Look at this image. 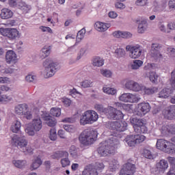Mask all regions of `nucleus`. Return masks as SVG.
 <instances>
[{
  "instance_id": "f257e3e1",
  "label": "nucleus",
  "mask_w": 175,
  "mask_h": 175,
  "mask_svg": "<svg viewBox=\"0 0 175 175\" xmlns=\"http://www.w3.org/2000/svg\"><path fill=\"white\" fill-rule=\"evenodd\" d=\"M118 144H120V141L117 137L113 136L109 139L102 142L97 151L101 157H107L109 154L116 152Z\"/></svg>"
},
{
  "instance_id": "f03ea898",
  "label": "nucleus",
  "mask_w": 175,
  "mask_h": 175,
  "mask_svg": "<svg viewBox=\"0 0 175 175\" xmlns=\"http://www.w3.org/2000/svg\"><path fill=\"white\" fill-rule=\"evenodd\" d=\"M98 137V133L92 129H85L79 137V143L83 146H91Z\"/></svg>"
},
{
  "instance_id": "7ed1b4c3",
  "label": "nucleus",
  "mask_w": 175,
  "mask_h": 175,
  "mask_svg": "<svg viewBox=\"0 0 175 175\" xmlns=\"http://www.w3.org/2000/svg\"><path fill=\"white\" fill-rule=\"evenodd\" d=\"M157 148L163 151L166 154L175 155V144L163 139H157L156 144Z\"/></svg>"
},
{
  "instance_id": "20e7f679",
  "label": "nucleus",
  "mask_w": 175,
  "mask_h": 175,
  "mask_svg": "<svg viewBox=\"0 0 175 175\" xmlns=\"http://www.w3.org/2000/svg\"><path fill=\"white\" fill-rule=\"evenodd\" d=\"M99 116L98 113L94 110L85 111L81 116L80 119L81 125H87L88 124H94L98 121Z\"/></svg>"
},
{
  "instance_id": "39448f33",
  "label": "nucleus",
  "mask_w": 175,
  "mask_h": 175,
  "mask_svg": "<svg viewBox=\"0 0 175 175\" xmlns=\"http://www.w3.org/2000/svg\"><path fill=\"white\" fill-rule=\"evenodd\" d=\"M131 124L133 125L136 133H147L148 131L147 126H146V121L143 119L132 118L131 119Z\"/></svg>"
},
{
  "instance_id": "423d86ee",
  "label": "nucleus",
  "mask_w": 175,
  "mask_h": 175,
  "mask_svg": "<svg viewBox=\"0 0 175 175\" xmlns=\"http://www.w3.org/2000/svg\"><path fill=\"white\" fill-rule=\"evenodd\" d=\"M43 65L45 68L46 79H49V77H53V76L55 75L57 70L59 68L58 65L53 62L51 59H46L44 62Z\"/></svg>"
},
{
  "instance_id": "0eeeda50",
  "label": "nucleus",
  "mask_w": 175,
  "mask_h": 175,
  "mask_svg": "<svg viewBox=\"0 0 175 175\" xmlns=\"http://www.w3.org/2000/svg\"><path fill=\"white\" fill-rule=\"evenodd\" d=\"M14 110L18 116H23L27 120H32V112L29 111L28 105L25 103L19 104L15 107Z\"/></svg>"
},
{
  "instance_id": "6e6552de",
  "label": "nucleus",
  "mask_w": 175,
  "mask_h": 175,
  "mask_svg": "<svg viewBox=\"0 0 175 175\" xmlns=\"http://www.w3.org/2000/svg\"><path fill=\"white\" fill-rule=\"evenodd\" d=\"M144 140H146V136L137 134L127 135L124 142L126 143L129 147H135L136 144H140Z\"/></svg>"
},
{
  "instance_id": "1a4fd4ad",
  "label": "nucleus",
  "mask_w": 175,
  "mask_h": 175,
  "mask_svg": "<svg viewBox=\"0 0 175 175\" xmlns=\"http://www.w3.org/2000/svg\"><path fill=\"white\" fill-rule=\"evenodd\" d=\"M43 128L42 120L40 118H35L32 120L31 126H27L25 131L29 135V136H33L35 132H39Z\"/></svg>"
},
{
  "instance_id": "9d476101",
  "label": "nucleus",
  "mask_w": 175,
  "mask_h": 175,
  "mask_svg": "<svg viewBox=\"0 0 175 175\" xmlns=\"http://www.w3.org/2000/svg\"><path fill=\"white\" fill-rule=\"evenodd\" d=\"M170 83L172 89H163L159 94V98L166 99V98H169V96L173 94V90H175V69L171 72V79L170 80Z\"/></svg>"
},
{
  "instance_id": "9b49d317",
  "label": "nucleus",
  "mask_w": 175,
  "mask_h": 175,
  "mask_svg": "<svg viewBox=\"0 0 175 175\" xmlns=\"http://www.w3.org/2000/svg\"><path fill=\"white\" fill-rule=\"evenodd\" d=\"M0 33L5 38H8L10 40H15L17 38H20V31L15 28H0Z\"/></svg>"
},
{
  "instance_id": "f8f14e48",
  "label": "nucleus",
  "mask_w": 175,
  "mask_h": 175,
  "mask_svg": "<svg viewBox=\"0 0 175 175\" xmlns=\"http://www.w3.org/2000/svg\"><path fill=\"white\" fill-rule=\"evenodd\" d=\"M12 143L18 148H25L28 146V141L23 135H14L12 138Z\"/></svg>"
},
{
  "instance_id": "ddd939ff",
  "label": "nucleus",
  "mask_w": 175,
  "mask_h": 175,
  "mask_svg": "<svg viewBox=\"0 0 175 175\" xmlns=\"http://www.w3.org/2000/svg\"><path fill=\"white\" fill-rule=\"evenodd\" d=\"M126 51H130L129 57L133 59H136L140 57L142 55V50L140 49V45L131 46L127 45L126 46Z\"/></svg>"
},
{
  "instance_id": "4468645a",
  "label": "nucleus",
  "mask_w": 175,
  "mask_h": 175,
  "mask_svg": "<svg viewBox=\"0 0 175 175\" xmlns=\"http://www.w3.org/2000/svg\"><path fill=\"white\" fill-rule=\"evenodd\" d=\"M136 173V165L132 163H126L120 170L119 175H135Z\"/></svg>"
},
{
  "instance_id": "2eb2a0df",
  "label": "nucleus",
  "mask_w": 175,
  "mask_h": 175,
  "mask_svg": "<svg viewBox=\"0 0 175 175\" xmlns=\"http://www.w3.org/2000/svg\"><path fill=\"white\" fill-rule=\"evenodd\" d=\"M107 116L110 120H122L124 118V113L121 111L110 107Z\"/></svg>"
},
{
  "instance_id": "dca6fc26",
  "label": "nucleus",
  "mask_w": 175,
  "mask_h": 175,
  "mask_svg": "<svg viewBox=\"0 0 175 175\" xmlns=\"http://www.w3.org/2000/svg\"><path fill=\"white\" fill-rule=\"evenodd\" d=\"M119 100L122 102H129L130 103H137L140 100V98L137 96L130 94L124 93L119 97Z\"/></svg>"
},
{
  "instance_id": "f3484780",
  "label": "nucleus",
  "mask_w": 175,
  "mask_h": 175,
  "mask_svg": "<svg viewBox=\"0 0 175 175\" xmlns=\"http://www.w3.org/2000/svg\"><path fill=\"white\" fill-rule=\"evenodd\" d=\"M128 124L121 120L113 122L111 123V131H116V132H124L126 131Z\"/></svg>"
},
{
  "instance_id": "a211bd4d",
  "label": "nucleus",
  "mask_w": 175,
  "mask_h": 175,
  "mask_svg": "<svg viewBox=\"0 0 175 175\" xmlns=\"http://www.w3.org/2000/svg\"><path fill=\"white\" fill-rule=\"evenodd\" d=\"M151 105L148 103H141L137 106V111L138 116H146L147 113H150Z\"/></svg>"
},
{
  "instance_id": "6ab92c4d",
  "label": "nucleus",
  "mask_w": 175,
  "mask_h": 175,
  "mask_svg": "<svg viewBox=\"0 0 175 175\" xmlns=\"http://www.w3.org/2000/svg\"><path fill=\"white\" fill-rule=\"evenodd\" d=\"M125 88L127 90H130L131 91H134L135 92H139V91H143L144 86L142 84L137 83L134 81H128L125 83Z\"/></svg>"
},
{
  "instance_id": "aec40b11",
  "label": "nucleus",
  "mask_w": 175,
  "mask_h": 175,
  "mask_svg": "<svg viewBox=\"0 0 175 175\" xmlns=\"http://www.w3.org/2000/svg\"><path fill=\"white\" fill-rule=\"evenodd\" d=\"M163 116L166 120H175V105H172L164 109Z\"/></svg>"
},
{
  "instance_id": "412c9836",
  "label": "nucleus",
  "mask_w": 175,
  "mask_h": 175,
  "mask_svg": "<svg viewBox=\"0 0 175 175\" xmlns=\"http://www.w3.org/2000/svg\"><path fill=\"white\" fill-rule=\"evenodd\" d=\"M161 49L162 46L158 43L152 44V57L156 59H161L163 58L162 54H161Z\"/></svg>"
},
{
  "instance_id": "4be33fe9",
  "label": "nucleus",
  "mask_w": 175,
  "mask_h": 175,
  "mask_svg": "<svg viewBox=\"0 0 175 175\" xmlns=\"http://www.w3.org/2000/svg\"><path fill=\"white\" fill-rule=\"evenodd\" d=\"M161 132L164 136L169 134L175 135V125L163 126Z\"/></svg>"
},
{
  "instance_id": "5701e85b",
  "label": "nucleus",
  "mask_w": 175,
  "mask_h": 175,
  "mask_svg": "<svg viewBox=\"0 0 175 175\" xmlns=\"http://www.w3.org/2000/svg\"><path fill=\"white\" fill-rule=\"evenodd\" d=\"M0 17L1 20H8L13 17V11L9 8H3L1 10Z\"/></svg>"
},
{
  "instance_id": "b1692460",
  "label": "nucleus",
  "mask_w": 175,
  "mask_h": 175,
  "mask_svg": "<svg viewBox=\"0 0 175 175\" xmlns=\"http://www.w3.org/2000/svg\"><path fill=\"white\" fill-rule=\"evenodd\" d=\"M95 29L98 32H105L111 27L110 23H103L102 22H96L95 23Z\"/></svg>"
},
{
  "instance_id": "393cba45",
  "label": "nucleus",
  "mask_w": 175,
  "mask_h": 175,
  "mask_svg": "<svg viewBox=\"0 0 175 175\" xmlns=\"http://www.w3.org/2000/svg\"><path fill=\"white\" fill-rule=\"evenodd\" d=\"M5 59L8 64L11 62H16L17 61V55L13 51H8L5 55Z\"/></svg>"
},
{
  "instance_id": "a878e982",
  "label": "nucleus",
  "mask_w": 175,
  "mask_h": 175,
  "mask_svg": "<svg viewBox=\"0 0 175 175\" xmlns=\"http://www.w3.org/2000/svg\"><path fill=\"white\" fill-rule=\"evenodd\" d=\"M120 168V163L118 160L112 159L109 161V172H114Z\"/></svg>"
},
{
  "instance_id": "bb28decb",
  "label": "nucleus",
  "mask_w": 175,
  "mask_h": 175,
  "mask_svg": "<svg viewBox=\"0 0 175 175\" xmlns=\"http://www.w3.org/2000/svg\"><path fill=\"white\" fill-rule=\"evenodd\" d=\"M156 167L159 172H165V170L169 167V163H167V161L161 159L159 162L157 163Z\"/></svg>"
},
{
  "instance_id": "cd10ccee",
  "label": "nucleus",
  "mask_w": 175,
  "mask_h": 175,
  "mask_svg": "<svg viewBox=\"0 0 175 175\" xmlns=\"http://www.w3.org/2000/svg\"><path fill=\"white\" fill-rule=\"evenodd\" d=\"M98 171L94 165H89L82 172V175H98Z\"/></svg>"
},
{
  "instance_id": "c85d7f7f",
  "label": "nucleus",
  "mask_w": 175,
  "mask_h": 175,
  "mask_svg": "<svg viewBox=\"0 0 175 175\" xmlns=\"http://www.w3.org/2000/svg\"><path fill=\"white\" fill-rule=\"evenodd\" d=\"M142 155L144 158H146V159H155V158H157L155 154H152V152L147 148H144L142 150Z\"/></svg>"
},
{
  "instance_id": "c756f323",
  "label": "nucleus",
  "mask_w": 175,
  "mask_h": 175,
  "mask_svg": "<svg viewBox=\"0 0 175 175\" xmlns=\"http://www.w3.org/2000/svg\"><path fill=\"white\" fill-rule=\"evenodd\" d=\"M21 129V122L18 120H15L12 123L10 130L13 133H18Z\"/></svg>"
},
{
  "instance_id": "7c9ffc66",
  "label": "nucleus",
  "mask_w": 175,
  "mask_h": 175,
  "mask_svg": "<svg viewBox=\"0 0 175 175\" xmlns=\"http://www.w3.org/2000/svg\"><path fill=\"white\" fill-rule=\"evenodd\" d=\"M43 120L44 121L46 122L48 126L53 127L55 126V125H57V120H55V118L50 116H44Z\"/></svg>"
},
{
  "instance_id": "2f4dec72",
  "label": "nucleus",
  "mask_w": 175,
  "mask_h": 175,
  "mask_svg": "<svg viewBox=\"0 0 175 175\" xmlns=\"http://www.w3.org/2000/svg\"><path fill=\"white\" fill-rule=\"evenodd\" d=\"M18 8L20 10H22L23 13L27 14L31 10V5L25 3V2H20L18 4Z\"/></svg>"
},
{
  "instance_id": "473e14b6",
  "label": "nucleus",
  "mask_w": 175,
  "mask_h": 175,
  "mask_svg": "<svg viewBox=\"0 0 175 175\" xmlns=\"http://www.w3.org/2000/svg\"><path fill=\"white\" fill-rule=\"evenodd\" d=\"M145 77H149L152 83H157L158 81V75L154 72H149L145 73Z\"/></svg>"
},
{
  "instance_id": "72a5a7b5",
  "label": "nucleus",
  "mask_w": 175,
  "mask_h": 175,
  "mask_svg": "<svg viewBox=\"0 0 175 175\" xmlns=\"http://www.w3.org/2000/svg\"><path fill=\"white\" fill-rule=\"evenodd\" d=\"M92 65L94 66H103L105 65V60L100 57H95L92 60Z\"/></svg>"
},
{
  "instance_id": "f704fd0d",
  "label": "nucleus",
  "mask_w": 175,
  "mask_h": 175,
  "mask_svg": "<svg viewBox=\"0 0 175 175\" xmlns=\"http://www.w3.org/2000/svg\"><path fill=\"white\" fill-rule=\"evenodd\" d=\"M94 109L96 110L98 113H103L104 114H106L107 116L109 113V108H105L103 107V105L100 104H96L94 105Z\"/></svg>"
},
{
  "instance_id": "c9c22d12",
  "label": "nucleus",
  "mask_w": 175,
  "mask_h": 175,
  "mask_svg": "<svg viewBox=\"0 0 175 175\" xmlns=\"http://www.w3.org/2000/svg\"><path fill=\"white\" fill-rule=\"evenodd\" d=\"M142 91H144L146 95H152V94H155V92H158V88H147L145 86H144V89H142Z\"/></svg>"
},
{
  "instance_id": "e433bc0d",
  "label": "nucleus",
  "mask_w": 175,
  "mask_h": 175,
  "mask_svg": "<svg viewBox=\"0 0 175 175\" xmlns=\"http://www.w3.org/2000/svg\"><path fill=\"white\" fill-rule=\"evenodd\" d=\"M103 91L108 95H116V94H117V90L116 89L107 86L103 88Z\"/></svg>"
},
{
  "instance_id": "4c0bfd02",
  "label": "nucleus",
  "mask_w": 175,
  "mask_h": 175,
  "mask_svg": "<svg viewBox=\"0 0 175 175\" xmlns=\"http://www.w3.org/2000/svg\"><path fill=\"white\" fill-rule=\"evenodd\" d=\"M43 163V161H42V159L40 157H37L33 161L31 165L32 170H35L38 169Z\"/></svg>"
},
{
  "instance_id": "58836bf2",
  "label": "nucleus",
  "mask_w": 175,
  "mask_h": 175,
  "mask_svg": "<svg viewBox=\"0 0 175 175\" xmlns=\"http://www.w3.org/2000/svg\"><path fill=\"white\" fill-rule=\"evenodd\" d=\"M50 47H46L44 46V48H42V49L41 50V58L42 59H44V58H46V57H49V55H50Z\"/></svg>"
},
{
  "instance_id": "ea45409f",
  "label": "nucleus",
  "mask_w": 175,
  "mask_h": 175,
  "mask_svg": "<svg viewBox=\"0 0 175 175\" xmlns=\"http://www.w3.org/2000/svg\"><path fill=\"white\" fill-rule=\"evenodd\" d=\"M12 163H13V165H14V166L16 167H18V169H21V168L24 167V166H25V163H27V161H20V160H18V161L14 160L12 161Z\"/></svg>"
},
{
  "instance_id": "a19ab883",
  "label": "nucleus",
  "mask_w": 175,
  "mask_h": 175,
  "mask_svg": "<svg viewBox=\"0 0 175 175\" xmlns=\"http://www.w3.org/2000/svg\"><path fill=\"white\" fill-rule=\"evenodd\" d=\"M12 99V96H8L0 92V102H10Z\"/></svg>"
},
{
  "instance_id": "79ce46f5",
  "label": "nucleus",
  "mask_w": 175,
  "mask_h": 175,
  "mask_svg": "<svg viewBox=\"0 0 175 175\" xmlns=\"http://www.w3.org/2000/svg\"><path fill=\"white\" fill-rule=\"evenodd\" d=\"M143 65V61L142 60H134L133 64H131V68L136 70V69H139V68H140V66H142Z\"/></svg>"
},
{
  "instance_id": "37998d69",
  "label": "nucleus",
  "mask_w": 175,
  "mask_h": 175,
  "mask_svg": "<svg viewBox=\"0 0 175 175\" xmlns=\"http://www.w3.org/2000/svg\"><path fill=\"white\" fill-rule=\"evenodd\" d=\"M50 114L53 117H59L61 116V109L53 107L51 109Z\"/></svg>"
},
{
  "instance_id": "c03bdc74",
  "label": "nucleus",
  "mask_w": 175,
  "mask_h": 175,
  "mask_svg": "<svg viewBox=\"0 0 175 175\" xmlns=\"http://www.w3.org/2000/svg\"><path fill=\"white\" fill-rule=\"evenodd\" d=\"M146 27H147V22L146 21H142L138 26L139 33H143L146 31Z\"/></svg>"
},
{
  "instance_id": "a18cd8bd",
  "label": "nucleus",
  "mask_w": 175,
  "mask_h": 175,
  "mask_svg": "<svg viewBox=\"0 0 175 175\" xmlns=\"http://www.w3.org/2000/svg\"><path fill=\"white\" fill-rule=\"evenodd\" d=\"M84 35H85V29L83 28L78 31L77 35V42H80L82 39L84 38Z\"/></svg>"
},
{
  "instance_id": "49530a36",
  "label": "nucleus",
  "mask_w": 175,
  "mask_h": 175,
  "mask_svg": "<svg viewBox=\"0 0 175 175\" xmlns=\"http://www.w3.org/2000/svg\"><path fill=\"white\" fill-rule=\"evenodd\" d=\"M49 139L53 142L57 140V130L55 129H51L50 130Z\"/></svg>"
},
{
  "instance_id": "de8ad7c7",
  "label": "nucleus",
  "mask_w": 175,
  "mask_h": 175,
  "mask_svg": "<svg viewBox=\"0 0 175 175\" xmlns=\"http://www.w3.org/2000/svg\"><path fill=\"white\" fill-rule=\"evenodd\" d=\"M69 152L72 158H77V148L75 146L72 145L70 147Z\"/></svg>"
},
{
  "instance_id": "09e8293b",
  "label": "nucleus",
  "mask_w": 175,
  "mask_h": 175,
  "mask_svg": "<svg viewBox=\"0 0 175 175\" xmlns=\"http://www.w3.org/2000/svg\"><path fill=\"white\" fill-rule=\"evenodd\" d=\"M115 53L118 58H121V57H124L125 55V50L121 48L117 49L115 51Z\"/></svg>"
},
{
  "instance_id": "8fccbe9b",
  "label": "nucleus",
  "mask_w": 175,
  "mask_h": 175,
  "mask_svg": "<svg viewBox=\"0 0 175 175\" xmlns=\"http://www.w3.org/2000/svg\"><path fill=\"white\" fill-rule=\"evenodd\" d=\"M61 165L62 167H66L67 166H69L70 165V160H69V158L66 157L64 159H61Z\"/></svg>"
},
{
  "instance_id": "3c124183",
  "label": "nucleus",
  "mask_w": 175,
  "mask_h": 175,
  "mask_svg": "<svg viewBox=\"0 0 175 175\" xmlns=\"http://www.w3.org/2000/svg\"><path fill=\"white\" fill-rule=\"evenodd\" d=\"M166 9V3L154 8V12H164Z\"/></svg>"
},
{
  "instance_id": "603ef678",
  "label": "nucleus",
  "mask_w": 175,
  "mask_h": 175,
  "mask_svg": "<svg viewBox=\"0 0 175 175\" xmlns=\"http://www.w3.org/2000/svg\"><path fill=\"white\" fill-rule=\"evenodd\" d=\"M94 167L97 170H103L105 169V164L102 162H96Z\"/></svg>"
},
{
  "instance_id": "864d4df0",
  "label": "nucleus",
  "mask_w": 175,
  "mask_h": 175,
  "mask_svg": "<svg viewBox=\"0 0 175 175\" xmlns=\"http://www.w3.org/2000/svg\"><path fill=\"white\" fill-rule=\"evenodd\" d=\"M92 84V82H91L90 81H88V80H85L81 83V85L83 88H88L91 87Z\"/></svg>"
},
{
  "instance_id": "5fc2aeb1",
  "label": "nucleus",
  "mask_w": 175,
  "mask_h": 175,
  "mask_svg": "<svg viewBox=\"0 0 175 175\" xmlns=\"http://www.w3.org/2000/svg\"><path fill=\"white\" fill-rule=\"evenodd\" d=\"M100 73L105 77H111V75H112L111 71H110L109 70H101Z\"/></svg>"
},
{
  "instance_id": "6e6d98bb",
  "label": "nucleus",
  "mask_w": 175,
  "mask_h": 175,
  "mask_svg": "<svg viewBox=\"0 0 175 175\" xmlns=\"http://www.w3.org/2000/svg\"><path fill=\"white\" fill-rule=\"evenodd\" d=\"M124 39H128L129 38H132V33L128 32V31H121V37Z\"/></svg>"
},
{
  "instance_id": "4d7b16f0",
  "label": "nucleus",
  "mask_w": 175,
  "mask_h": 175,
  "mask_svg": "<svg viewBox=\"0 0 175 175\" xmlns=\"http://www.w3.org/2000/svg\"><path fill=\"white\" fill-rule=\"evenodd\" d=\"M40 29H41L42 32H49V33H53V29L49 27L41 26L40 27Z\"/></svg>"
},
{
  "instance_id": "13d9d810",
  "label": "nucleus",
  "mask_w": 175,
  "mask_h": 175,
  "mask_svg": "<svg viewBox=\"0 0 175 175\" xmlns=\"http://www.w3.org/2000/svg\"><path fill=\"white\" fill-rule=\"evenodd\" d=\"M25 79L26 81L29 83H32V81H33V80L36 79V76L29 74L27 76H26Z\"/></svg>"
},
{
  "instance_id": "bf43d9fd",
  "label": "nucleus",
  "mask_w": 175,
  "mask_h": 175,
  "mask_svg": "<svg viewBox=\"0 0 175 175\" xmlns=\"http://www.w3.org/2000/svg\"><path fill=\"white\" fill-rule=\"evenodd\" d=\"M148 0H137L136 5L137 6H146L147 5Z\"/></svg>"
},
{
  "instance_id": "052dcab7",
  "label": "nucleus",
  "mask_w": 175,
  "mask_h": 175,
  "mask_svg": "<svg viewBox=\"0 0 175 175\" xmlns=\"http://www.w3.org/2000/svg\"><path fill=\"white\" fill-rule=\"evenodd\" d=\"M59 154L60 158H64V157L68 158L69 157V153L65 150H59Z\"/></svg>"
},
{
  "instance_id": "680f3d73",
  "label": "nucleus",
  "mask_w": 175,
  "mask_h": 175,
  "mask_svg": "<svg viewBox=\"0 0 175 175\" xmlns=\"http://www.w3.org/2000/svg\"><path fill=\"white\" fill-rule=\"evenodd\" d=\"M64 129H65L66 132H73V126L69 124L64 125Z\"/></svg>"
},
{
  "instance_id": "e2e57ef3",
  "label": "nucleus",
  "mask_w": 175,
  "mask_h": 175,
  "mask_svg": "<svg viewBox=\"0 0 175 175\" xmlns=\"http://www.w3.org/2000/svg\"><path fill=\"white\" fill-rule=\"evenodd\" d=\"M8 83H10L9 78L5 77H0V84H8Z\"/></svg>"
},
{
  "instance_id": "0e129e2a",
  "label": "nucleus",
  "mask_w": 175,
  "mask_h": 175,
  "mask_svg": "<svg viewBox=\"0 0 175 175\" xmlns=\"http://www.w3.org/2000/svg\"><path fill=\"white\" fill-rule=\"evenodd\" d=\"M116 9H125V5L122 3L117 2L115 4Z\"/></svg>"
},
{
  "instance_id": "69168bd1",
  "label": "nucleus",
  "mask_w": 175,
  "mask_h": 175,
  "mask_svg": "<svg viewBox=\"0 0 175 175\" xmlns=\"http://www.w3.org/2000/svg\"><path fill=\"white\" fill-rule=\"evenodd\" d=\"M167 159L170 165L175 167V157H168Z\"/></svg>"
},
{
  "instance_id": "338daca9",
  "label": "nucleus",
  "mask_w": 175,
  "mask_h": 175,
  "mask_svg": "<svg viewBox=\"0 0 175 175\" xmlns=\"http://www.w3.org/2000/svg\"><path fill=\"white\" fill-rule=\"evenodd\" d=\"M170 9H175V0H170L168 3Z\"/></svg>"
},
{
  "instance_id": "774afa93",
  "label": "nucleus",
  "mask_w": 175,
  "mask_h": 175,
  "mask_svg": "<svg viewBox=\"0 0 175 175\" xmlns=\"http://www.w3.org/2000/svg\"><path fill=\"white\" fill-rule=\"evenodd\" d=\"M167 175H175V168L172 167L170 170L167 172Z\"/></svg>"
}]
</instances>
